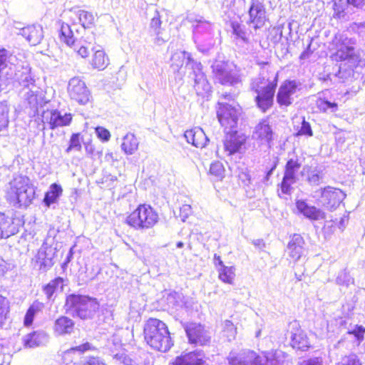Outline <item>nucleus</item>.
I'll list each match as a JSON object with an SVG mask.
<instances>
[{
    "label": "nucleus",
    "mask_w": 365,
    "mask_h": 365,
    "mask_svg": "<svg viewBox=\"0 0 365 365\" xmlns=\"http://www.w3.org/2000/svg\"><path fill=\"white\" fill-rule=\"evenodd\" d=\"M73 326L74 323L71 319L62 317L56 321L54 331L58 335L70 334L73 329Z\"/></svg>",
    "instance_id": "nucleus-28"
},
{
    "label": "nucleus",
    "mask_w": 365,
    "mask_h": 365,
    "mask_svg": "<svg viewBox=\"0 0 365 365\" xmlns=\"http://www.w3.org/2000/svg\"><path fill=\"white\" fill-rule=\"evenodd\" d=\"M211 25L207 22H200L195 27V32L200 33L202 29L210 30Z\"/></svg>",
    "instance_id": "nucleus-59"
},
{
    "label": "nucleus",
    "mask_w": 365,
    "mask_h": 365,
    "mask_svg": "<svg viewBox=\"0 0 365 365\" xmlns=\"http://www.w3.org/2000/svg\"><path fill=\"white\" fill-rule=\"evenodd\" d=\"M73 248H71L67 256H66V258L64 262L63 263L62 267L63 268L66 266H67V264L71 262V259L73 258Z\"/></svg>",
    "instance_id": "nucleus-63"
},
{
    "label": "nucleus",
    "mask_w": 365,
    "mask_h": 365,
    "mask_svg": "<svg viewBox=\"0 0 365 365\" xmlns=\"http://www.w3.org/2000/svg\"><path fill=\"white\" fill-rule=\"evenodd\" d=\"M228 360L230 365H289L284 352L280 350L262 352V355L251 350H245L238 354L232 351Z\"/></svg>",
    "instance_id": "nucleus-3"
},
{
    "label": "nucleus",
    "mask_w": 365,
    "mask_h": 365,
    "mask_svg": "<svg viewBox=\"0 0 365 365\" xmlns=\"http://www.w3.org/2000/svg\"><path fill=\"white\" fill-rule=\"evenodd\" d=\"M68 92L70 97L79 104L85 105L90 101V91L84 81L78 77H73L70 79L68 86Z\"/></svg>",
    "instance_id": "nucleus-12"
},
{
    "label": "nucleus",
    "mask_w": 365,
    "mask_h": 365,
    "mask_svg": "<svg viewBox=\"0 0 365 365\" xmlns=\"http://www.w3.org/2000/svg\"><path fill=\"white\" fill-rule=\"evenodd\" d=\"M349 333L354 334V336L361 341L364 339L365 328L362 326H356L352 331H349Z\"/></svg>",
    "instance_id": "nucleus-57"
},
{
    "label": "nucleus",
    "mask_w": 365,
    "mask_h": 365,
    "mask_svg": "<svg viewBox=\"0 0 365 365\" xmlns=\"http://www.w3.org/2000/svg\"><path fill=\"white\" fill-rule=\"evenodd\" d=\"M9 112L8 106L5 103L0 102V131L8 126Z\"/></svg>",
    "instance_id": "nucleus-46"
},
{
    "label": "nucleus",
    "mask_w": 365,
    "mask_h": 365,
    "mask_svg": "<svg viewBox=\"0 0 365 365\" xmlns=\"http://www.w3.org/2000/svg\"><path fill=\"white\" fill-rule=\"evenodd\" d=\"M287 252L293 260H299L306 252L304 238L299 234H294L288 242Z\"/></svg>",
    "instance_id": "nucleus-21"
},
{
    "label": "nucleus",
    "mask_w": 365,
    "mask_h": 365,
    "mask_svg": "<svg viewBox=\"0 0 365 365\" xmlns=\"http://www.w3.org/2000/svg\"><path fill=\"white\" fill-rule=\"evenodd\" d=\"M107 346L113 357H114V354L124 351L122 349L121 339L117 334H113L112 337L108 339Z\"/></svg>",
    "instance_id": "nucleus-42"
},
{
    "label": "nucleus",
    "mask_w": 365,
    "mask_h": 365,
    "mask_svg": "<svg viewBox=\"0 0 365 365\" xmlns=\"http://www.w3.org/2000/svg\"><path fill=\"white\" fill-rule=\"evenodd\" d=\"M184 136L188 143H191L196 148H204L208 141L204 130L200 127L186 130Z\"/></svg>",
    "instance_id": "nucleus-23"
},
{
    "label": "nucleus",
    "mask_w": 365,
    "mask_h": 365,
    "mask_svg": "<svg viewBox=\"0 0 365 365\" xmlns=\"http://www.w3.org/2000/svg\"><path fill=\"white\" fill-rule=\"evenodd\" d=\"M185 331L190 344L203 346L210 342V333L201 324H190Z\"/></svg>",
    "instance_id": "nucleus-17"
},
{
    "label": "nucleus",
    "mask_w": 365,
    "mask_h": 365,
    "mask_svg": "<svg viewBox=\"0 0 365 365\" xmlns=\"http://www.w3.org/2000/svg\"><path fill=\"white\" fill-rule=\"evenodd\" d=\"M324 178L322 170L315 168L308 171L307 181L312 185H318Z\"/></svg>",
    "instance_id": "nucleus-44"
},
{
    "label": "nucleus",
    "mask_w": 365,
    "mask_h": 365,
    "mask_svg": "<svg viewBox=\"0 0 365 365\" xmlns=\"http://www.w3.org/2000/svg\"><path fill=\"white\" fill-rule=\"evenodd\" d=\"M240 115L239 105L229 104L227 102L219 101L217 115L221 125L225 129L232 130L236 127Z\"/></svg>",
    "instance_id": "nucleus-10"
},
{
    "label": "nucleus",
    "mask_w": 365,
    "mask_h": 365,
    "mask_svg": "<svg viewBox=\"0 0 365 365\" xmlns=\"http://www.w3.org/2000/svg\"><path fill=\"white\" fill-rule=\"evenodd\" d=\"M93 349V346L89 342L86 341L80 345L73 346L65 351L63 352V358L66 359L67 356H69L71 354H74L75 353L82 354L86 351H90Z\"/></svg>",
    "instance_id": "nucleus-39"
},
{
    "label": "nucleus",
    "mask_w": 365,
    "mask_h": 365,
    "mask_svg": "<svg viewBox=\"0 0 365 365\" xmlns=\"http://www.w3.org/2000/svg\"><path fill=\"white\" fill-rule=\"evenodd\" d=\"M292 346L298 350L305 351L309 346V339L306 334L300 329H297L291 336Z\"/></svg>",
    "instance_id": "nucleus-27"
},
{
    "label": "nucleus",
    "mask_w": 365,
    "mask_h": 365,
    "mask_svg": "<svg viewBox=\"0 0 365 365\" xmlns=\"http://www.w3.org/2000/svg\"><path fill=\"white\" fill-rule=\"evenodd\" d=\"M66 306L73 315L83 319L91 317L99 307L96 299L77 294L67 297Z\"/></svg>",
    "instance_id": "nucleus-7"
},
{
    "label": "nucleus",
    "mask_w": 365,
    "mask_h": 365,
    "mask_svg": "<svg viewBox=\"0 0 365 365\" xmlns=\"http://www.w3.org/2000/svg\"><path fill=\"white\" fill-rule=\"evenodd\" d=\"M340 365H361V364L356 355L351 354L344 357Z\"/></svg>",
    "instance_id": "nucleus-53"
},
{
    "label": "nucleus",
    "mask_w": 365,
    "mask_h": 365,
    "mask_svg": "<svg viewBox=\"0 0 365 365\" xmlns=\"http://www.w3.org/2000/svg\"><path fill=\"white\" fill-rule=\"evenodd\" d=\"M63 279L58 277L47 284V298L52 297L54 293L62 292L63 284Z\"/></svg>",
    "instance_id": "nucleus-43"
},
{
    "label": "nucleus",
    "mask_w": 365,
    "mask_h": 365,
    "mask_svg": "<svg viewBox=\"0 0 365 365\" xmlns=\"http://www.w3.org/2000/svg\"><path fill=\"white\" fill-rule=\"evenodd\" d=\"M212 69L215 80L222 85L236 86L241 82L238 72L227 63L217 61Z\"/></svg>",
    "instance_id": "nucleus-9"
},
{
    "label": "nucleus",
    "mask_w": 365,
    "mask_h": 365,
    "mask_svg": "<svg viewBox=\"0 0 365 365\" xmlns=\"http://www.w3.org/2000/svg\"><path fill=\"white\" fill-rule=\"evenodd\" d=\"M333 44L336 51L331 54V58L334 61H345L348 64V68L343 69L341 66L339 67L336 76L345 81L353 75V68L359 61L360 54L356 48V40L349 38L344 34L335 35Z\"/></svg>",
    "instance_id": "nucleus-1"
},
{
    "label": "nucleus",
    "mask_w": 365,
    "mask_h": 365,
    "mask_svg": "<svg viewBox=\"0 0 365 365\" xmlns=\"http://www.w3.org/2000/svg\"><path fill=\"white\" fill-rule=\"evenodd\" d=\"M76 16L83 29L90 28L94 24V16L89 11L78 10Z\"/></svg>",
    "instance_id": "nucleus-36"
},
{
    "label": "nucleus",
    "mask_w": 365,
    "mask_h": 365,
    "mask_svg": "<svg viewBox=\"0 0 365 365\" xmlns=\"http://www.w3.org/2000/svg\"><path fill=\"white\" fill-rule=\"evenodd\" d=\"M10 312L9 302L6 298L0 295V327H2Z\"/></svg>",
    "instance_id": "nucleus-40"
},
{
    "label": "nucleus",
    "mask_w": 365,
    "mask_h": 365,
    "mask_svg": "<svg viewBox=\"0 0 365 365\" xmlns=\"http://www.w3.org/2000/svg\"><path fill=\"white\" fill-rule=\"evenodd\" d=\"M316 105L323 112H334L337 110V104L336 103H332L321 98L317 100Z\"/></svg>",
    "instance_id": "nucleus-45"
},
{
    "label": "nucleus",
    "mask_w": 365,
    "mask_h": 365,
    "mask_svg": "<svg viewBox=\"0 0 365 365\" xmlns=\"http://www.w3.org/2000/svg\"><path fill=\"white\" fill-rule=\"evenodd\" d=\"M24 345L28 348H34L41 343V334L37 331H34L26 335L23 339Z\"/></svg>",
    "instance_id": "nucleus-38"
},
{
    "label": "nucleus",
    "mask_w": 365,
    "mask_h": 365,
    "mask_svg": "<svg viewBox=\"0 0 365 365\" xmlns=\"http://www.w3.org/2000/svg\"><path fill=\"white\" fill-rule=\"evenodd\" d=\"M56 26L60 27L59 36L63 41H64L68 46L73 47L74 50H76L81 57L86 58L88 56L89 52L87 47L81 46L78 48L77 45H76L73 31L68 24L59 21L56 23Z\"/></svg>",
    "instance_id": "nucleus-18"
},
{
    "label": "nucleus",
    "mask_w": 365,
    "mask_h": 365,
    "mask_svg": "<svg viewBox=\"0 0 365 365\" xmlns=\"http://www.w3.org/2000/svg\"><path fill=\"white\" fill-rule=\"evenodd\" d=\"M210 172L212 175L216 177H222L224 173V168L221 163L215 162L211 164L210 168Z\"/></svg>",
    "instance_id": "nucleus-51"
},
{
    "label": "nucleus",
    "mask_w": 365,
    "mask_h": 365,
    "mask_svg": "<svg viewBox=\"0 0 365 365\" xmlns=\"http://www.w3.org/2000/svg\"><path fill=\"white\" fill-rule=\"evenodd\" d=\"M138 140L133 133H127L123 138L121 149L127 155L133 154L138 148Z\"/></svg>",
    "instance_id": "nucleus-29"
},
{
    "label": "nucleus",
    "mask_w": 365,
    "mask_h": 365,
    "mask_svg": "<svg viewBox=\"0 0 365 365\" xmlns=\"http://www.w3.org/2000/svg\"><path fill=\"white\" fill-rule=\"evenodd\" d=\"M204 354L199 351H192L178 356L173 365H203Z\"/></svg>",
    "instance_id": "nucleus-26"
},
{
    "label": "nucleus",
    "mask_w": 365,
    "mask_h": 365,
    "mask_svg": "<svg viewBox=\"0 0 365 365\" xmlns=\"http://www.w3.org/2000/svg\"><path fill=\"white\" fill-rule=\"evenodd\" d=\"M273 132L270 125L266 121L259 123L255 129L253 138L259 141L261 144H267L269 145L272 140Z\"/></svg>",
    "instance_id": "nucleus-25"
},
{
    "label": "nucleus",
    "mask_w": 365,
    "mask_h": 365,
    "mask_svg": "<svg viewBox=\"0 0 365 365\" xmlns=\"http://www.w3.org/2000/svg\"><path fill=\"white\" fill-rule=\"evenodd\" d=\"M113 359L118 362L119 364H122L123 365H135V362L128 356L124 351L118 352L114 354Z\"/></svg>",
    "instance_id": "nucleus-48"
},
{
    "label": "nucleus",
    "mask_w": 365,
    "mask_h": 365,
    "mask_svg": "<svg viewBox=\"0 0 365 365\" xmlns=\"http://www.w3.org/2000/svg\"><path fill=\"white\" fill-rule=\"evenodd\" d=\"M158 214L149 205L142 204L126 218V223L137 230L153 227L158 222Z\"/></svg>",
    "instance_id": "nucleus-6"
},
{
    "label": "nucleus",
    "mask_w": 365,
    "mask_h": 365,
    "mask_svg": "<svg viewBox=\"0 0 365 365\" xmlns=\"http://www.w3.org/2000/svg\"><path fill=\"white\" fill-rule=\"evenodd\" d=\"M24 224V216L20 213L16 212L11 217L0 213V239L16 234Z\"/></svg>",
    "instance_id": "nucleus-11"
},
{
    "label": "nucleus",
    "mask_w": 365,
    "mask_h": 365,
    "mask_svg": "<svg viewBox=\"0 0 365 365\" xmlns=\"http://www.w3.org/2000/svg\"><path fill=\"white\" fill-rule=\"evenodd\" d=\"M192 213V207L190 205H183L180 209V215L183 222Z\"/></svg>",
    "instance_id": "nucleus-56"
},
{
    "label": "nucleus",
    "mask_w": 365,
    "mask_h": 365,
    "mask_svg": "<svg viewBox=\"0 0 365 365\" xmlns=\"http://www.w3.org/2000/svg\"><path fill=\"white\" fill-rule=\"evenodd\" d=\"M222 333L223 336L231 341L235 339L237 328L231 321L225 320L222 324Z\"/></svg>",
    "instance_id": "nucleus-41"
},
{
    "label": "nucleus",
    "mask_w": 365,
    "mask_h": 365,
    "mask_svg": "<svg viewBox=\"0 0 365 365\" xmlns=\"http://www.w3.org/2000/svg\"><path fill=\"white\" fill-rule=\"evenodd\" d=\"M47 112L50 111L51 117L49 120L50 128L54 129L58 127L66 126L70 124L72 120L71 113H62L56 109L59 103L55 100L52 101H47Z\"/></svg>",
    "instance_id": "nucleus-16"
},
{
    "label": "nucleus",
    "mask_w": 365,
    "mask_h": 365,
    "mask_svg": "<svg viewBox=\"0 0 365 365\" xmlns=\"http://www.w3.org/2000/svg\"><path fill=\"white\" fill-rule=\"evenodd\" d=\"M91 64L94 68L103 70L109 64V59L103 51L97 50L93 56Z\"/></svg>",
    "instance_id": "nucleus-31"
},
{
    "label": "nucleus",
    "mask_w": 365,
    "mask_h": 365,
    "mask_svg": "<svg viewBox=\"0 0 365 365\" xmlns=\"http://www.w3.org/2000/svg\"><path fill=\"white\" fill-rule=\"evenodd\" d=\"M245 143V137L240 135L236 131L227 133L224 140V153L230 156L240 152Z\"/></svg>",
    "instance_id": "nucleus-20"
},
{
    "label": "nucleus",
    "mask_w": 365,
    "mask_h": 365,
    "mask_svg": "<svg viewBox=\"0 0 365 365\" xmlns=\"http://www.w3.org/2000/svg\"><path fill=\"white\" fill-rule=\"evenodd\" d=\"M161 21L158 12H156L155 15L152 18L150 21V27L153 29L156 35H160V26Z\"/></svg>",
    "instance_id": "nucleus-52"
},
{
    "label": "nucleus",
    "mask_w": 365,
    "mask_h": 365,
    "mask_svg": "<svg viewBox=\"0 0 365 365\" xmlns=\"http://www.w3.org/2000/svg\"><path fill=\"white\" fill-rule=\"evenodd\" d=\"M44 309V304L38 301L34 302L28 309L24 319L25 327H29L32 324L34 317L42 312Z\"/></svg>",
    "instance_id": "nucleus-30"
},
{
    "label": "nucleus",
    "mask_w": 365,
    "mask_h": 365,
    "mask_svg": "<svg viewBox=\"0 0 365 365\" xmlns=\"http://www.w3.org/2000/svg\"><path fill=\"white\" fill-rule=\"evenodd\" d=\"M7 269L6 262L3 259L0 258V279L4 275Z\"/></svg>",
    "instance_id": "nucleus-61"
},
{
    "label": "nucleus",
    "mask_w": 365,
    "mask_h": 365,
    "mask_svg": "<svg viewBox=\"0 0 365 365\" xmlns=\"http://www.w3.org/2000/svg\"><path fill=\"white\" fill-rule=\"evenodd\" d=\"M81 365H106V364L98 357H89Z\"/></svg>",
    "instance_id": "nucleus-58"
},
{
    "label": "nucleus",
    "mask_w": 365,
    "mask_h": 365,
    "mask_svg": "<svg viewBox=\"0 0 365 365\" xmlns=\"http://www.w3.org/2000/svg\"><path fill=\"white\" fill-rule=\"evenodd\" d=\"M322 361L319 358H314L304 361L302 365H322Z\"/></svg>",
    "instance_id": "nucleus-62"
},
{
    "label": "nucleus",
    "mask_w": 365,
    "mask_h": 365,
    "mask_svg": "<svg viewBox=\"0 0 365 365\" xmlns=\"http://www.w3.org/2000/svg\"><path fill=\"white\" fill-rule=\"evenodd\" d=\"M171 67L175 71L185 63L188 77L194 81L193 87L198 96H205L211 90L210 84L202 72L201 63L195 61L191 54L184 51H177L171 56Z\"/></svg>",
    "instance_id": "nucleus-2"
},
{
    "label": "nucleus",
    "mask_w": 365,
    "mask_h": 365,
    "mask_svg": "<svg viewBox=\"0 0 365 365\" xmlns=\"http://www.w3.org/2000/svg\"><path fill=\"white\" fill-rule=\"evenodd\" d=\"M346 196L341 190L327 186L322 190L321 202L328 210H333L339 206Z\"/></svg>",
    "instance_id": "nucleus-14"
},
{
    "label": "nucleus",
    "mask_w": 365,
    "mask_h": 365,
    "mask_svg": "<svg viewBox=\"0 0 365 365\" xmlns=\"http://www.w3.org/2000/svg\"><path fill=\"white\" fill-rule=\"evenodd\" d=\"M96 132L97 133L98 137L101 140L104 141H108L110 139V134L107 129L103 127H98L96 129Z\"/></svg>",
    "instance_id": "nucleus-55"
},
{
    "label": "nucleus",
    "mask_w": 365,
    "mask_h": 365,
    "mask_svg": "<svg viewBox=\"0 0 365 365\" xmlns=\"http://www.w3.org/2000/svg\"><path fill=\"white\" fill-rule=\"evenodd\" d=\"M348 4L355 7H359L363 5L364 0H347Z\"/></svg>",
    "instance_id": "nucleus-64"
},
{
    "label": "nucleus",
    "mask_w": 365,
    "mask_h": 365,
    "mask_svg": "<svg viewBox=\"0 0 365 365\" xmlns=\"http://www.w3.org/2000/svg\"><path fill=\"white\" fill-rule=\"evenodd\" d=\"M144 336L147 344L153 349L166 352L173 346L167 325L158 319H149L144 327Z\"/></svg>",
    "instance_id": "nucleus-4"
},
{
    "label": "nucleus",
    "mask_w": 365,
    "mask_h": 365,
    "mask_svg": "<svg viewBox=\"0 0 365 365\" xmlns=\"http://www.w3.org/2000/svg\"><path fill=\"white\" fill-rule=\"evenodd\" d=\"M334 16L339 19L344 17V12L348 6L347 0H333Z\"/></svg>",
    "instance_id": "nucleus-47"
},
{
    "label": "nucleus",
    "mask_w": 365,
    "mask_h": 365,
    "mask_svg": "<svg viewBox=\"0 0 365 365\" xmlns=\"http://www.w3.org/2000/svg\"><path fill=\"white\" fill-rule=\"evenodd\" d=\"M296 207L300 214L312 221L324 220L326 217L324 211L315 206L309 205L304 200H297L296 202Z\"/></svg>",
    "instance_id": "nucleus-22"
},
{
    "label": "nucleus",
    "mask_w": 365,
    "mask_h": 365,
    "mask_svg": "<svg viewBox=\"0 0 365 365\" xmlns=\"http://www.w3.org/2000/svg\"><path fill=\"white\" fill-rule=\"evenodd\" d=\"M277 83L268 82L264 78L255 79L252 90L257 94L255 101L257 107L263 112L269 109L272 103Z\"/></svg>",
    "instance_id": "nucleus-8"
},
{
    "label": "nucleus",
    "mask_w": 365,
    "mask_h": 365,
    "mask_svg": "<svg viewBox=\"0 0 365 365\" xmlns=\"http://www.w3.org/2000/svg\"><path fill=\"white\" fill-rule=\"evenodd\" d=\"M301 167V163L297 159H289L285 165V170L282 181L280 184L281 192L283 194H290L292 185L297 181V175L298 170Z\"/></svg>",
    "instance_id": "nucleus-13"
},
{
    "label": "nucleus",
    "mask_w": 365,
    "mask_h": 365,
    "mask_svg": "<svg viewBox=\"0 0 365 365\" xmlns=\"http://www.w3.org/2000/svg\"><path fill=\"white\" fill-rule=\"evenodd\" d=\"M299 86L300 83L294 80H287L283 82L277 94V103L281 106L287 107L291 105Z\"/></svg>",
    "instance_id": "nucleus-15"
},
{
    "label": "nucleus",
    "mask_w": 365,
    "mask_h": 365,
    "mask_svg": "<svg viewBox=\"0 0 365 365\" xmlns=\"http://www.w3.org/2000/svg\"><path fill=\"white\" fill-rule=\"evenodd\" d=\"M20 34L32 46H36L43 38V28L40 25H32L20 30Z\"/></svg>",
    "instance_id": "nucleus-24"
},
{
    "label": "nucleus",
    "mask_w": 365,
    "mask_h": 365,
    "mask_svg": "<svg viewBox=\"0 0 365 365\" xmlns=\"http://www.w3.org/2000/svg\"><path fill=\"white\" fill-rule=\"evenodd\" d=\"M62 192L63 189L60 185L56 183L51 184L49 190L47 191V207L51 204L56 203Z\"/></svg>",
    "instance_id": "nucleus-34"
},
{
    "label": "nucleus",
    "mask_w": 365,
    "mask_h": 365,
    "mask_svg": "<svg viewBox=\"0 0 365 365\" xmlns=\"http://www.w3.org/2000/svg\"><path fill=\"white\" fill-rule=\"evenodd\" d=\"M250 23L255 29L262 28L266 21L264 5L259 0H251L249 9Z\"/></svg>",
    "instance_id": "nucleus-19"
},
{
    "label": "nucleus",
    "mask_w": 365,
    "mask_h": 365,
    "mask_svg": "<svg viewBox=\"0 0 365 365\" xmlns=\"http://www.w3.org/2000/svg\"><path fill=\"white\" fill-rule=\"evenodd\" d=\"M9 52L7 50L0 49V72L8 65Z\"/></svg>",
    "instance_id": "nucleus-54"
},
{
    "label": "nucleus",
    "mask_w": 365,
    "mask_h": 365,
    "mask_svg": "<svg viewBox=\"0 0 365 365\" xmlns=\"http://www.w3.org/2000/svg\"><path fill=\"white\" fill-rule=\"evenodd\" d=\"M351 29L360 34L364 29H365V22L354 23L351 26Z\"/></svg>",
    "instance_id": "nucleus-60"
},
{
    "label": "nucleus",
    "mask_w": 365,
    "mask_h": 365,
    "mask_svg": "<svg viewBox=\"0 0 365 365\" xmlns=\"http://www.w3.org/2000/svg\"><path fill=\"white\" fill-rule=\"evenodd\" d=\"M29 76L26 75L23 80V91L21 94L30 106H35L37 102V96L35 92L29 88Z\"/></svg>",
    "instance_id": "nucleus-33"
},
{
    "label": "nucleus",
    "mask_w": 365,
    "mask_h": 365,
    "mask_svg": "<svg viewBox=\"0 0 365 365\" xmlns=\"http://www.w3.org/2000/svg\"><path fill=\"white\" fill-rule=\"evenodd\" d=\"M46 242L42 243L41 247L38 250L37 254L32 259L34 267L39 270H45L46 269Z\"/></svg>",
    "instance_id": "nucleus-35"
},
{
    "label": "nucleus",
    "mask_w": 365,
    "mask_h": 365,
    "mask_svg": "<svg viewBox=\"0 0 365 365\" xmlns=\"http://www.w3.org/2000/svg\"><path fill=\"white\" fill-rule=\"evenodd\" d=\"M36 191L29 178L18 176L10 183L6 192L7 200L18 207H27L34 199Z\"/></svg>",
    "instance_id": "nucleus-5"
},
{
    "label": "nucleus",
    "mask_w": 365,
    "mask_h": 365,
    "mask_svg": "<svg viewBox=\"0 0 365 365\" xmlns=\"http://www.w3.org/2000/svg\"><path fill=\"white\" fill-rule=\"evenodd\" d=\"M235 267L234 266H222L218 269L219 278L223 282L232 284L235 277Z\"/></svg>",
    "instance_id": "nucleus-32"
},
{
    "label": "nucleus",
    "mask_w": 365,
    "mask_h": 365,
    "mask_svg": "<svg viewBox=\"0 0 365 365\" xmlns=\"http://www.w3.org/2000/svg\"><path fill=\"white\" fill-rule=\"evenodd\" d=\"M231 27L232 29V34L235 36L236 39L244 43H247L248 41L245 26L241 25L237 21H232L231 23Z\"/></svg>",
    "instance_id": "nucleus-37"
},
{
    "label": "nucleus",
    "mask_w": 365,
    "mask_h": 365,
    "mask_svg": "<svg viewBox=\"0 0 365 365\" xmlns=\"http://www.w3.org/2000/svg\"><path fill=\"white\" fill-rule=\"evenodd\" d=\"M297 135L312 136L313 133L309 123L307 122L304 118L302 120L300 128L299 129Z\"/></svg>",
    "instance_id": "nucleus-49"
},
{
    "label": "nucleus",
    "mask_w": 365,
    "mask_h": 365,
    "mask_svg": "<svg viewBox=\"0 0 365 365\" xmlns=\"http://www.w3.org/2000/svg\"><path fill=\"white\" fill-rule=\"evenodd\" d=\"M81 148V145L79 140V134L75 133L71 135L70 139V145L68 148L66 149V152L68 153L70 150L75 149L76 150H80Z\"/></svg>",
    "instance_id": "nucleus-50"
}]
</instances>
